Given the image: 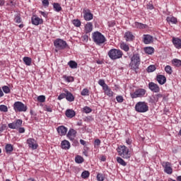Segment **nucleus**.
Returning <instances> with one entry per match:
<instances>
[{"instance_id": "nucleus-1", "label": "nucleus", "mask_w": 181, "mask_h": 181, "mask_svg": "<svg viewBox=\"0 0 181 181\" xmlns=\"http://www.w3.org/2000/svg\"><path fill=\"white\" fill-rule=\"evenodd\" d=\"M141 64V57L139 54H134L131 57V62L129 64L131 70L135 71V73H138V70H139V66Z\"/></svg>"}, {"instance_id": "nucleus-2", "label": "nucleus", "mask_w": 181, "mask_h": 181, "mask_svg": "<svg viewBox=\"0 0 181 181\" xmlns=\"http://www.w3.org/2000/svg\"><path fill=\"white\" fill-rule=\"evenodd\" d=\"M93 40L100 46L103 43H105L107 39H105V37L101 33L96 31L93 33Z\"/></svg>"}, {"instance_id": "nucleus-3", "label": "nucleus", "mask_w": 181, "mask_h": 181, "mask_svg": "<svg viewBox=\"0 0 181 181\" xmlns=\"http://www.w3.org/2000/svg\"><path fill=\"white\" fill-rule=\"evenodd\" d=\"M117 152L119 155L124 159H129L131 158V153H129V149L125 146H120L118 147Z\"/></svg>"}, {"instance_id": "nucleus-4", "label": "nucleus", "mask_w": 181, "mask_h": 181, "mask_svg": "<svg viewBox=\"0 0 181 181\" xmlns=\"http://www.w3.org/2000/svg\"><path fill=\"white\" fill-rule=\"evenodd\" d=\"M107 54L111 60H117V59H121L123 54L120 49H112L108 52Z\"/></svg>"}, {"instance_id": "nucleus-5", "label": "nucleus", "mask_w": 181, "mask_h": 181, "mask_svg": "<svg viewBox=\"0 0 181 181\" xmlns=\"http://www.w3.org/2000/svg\"><path fill=\"white\" fill-rule=\"evenodd\" d=\"M136 112H147L149 111V106L146 102H138L135 105Z\"/></svg>"}, {"instance_id": "nucleus-6", "label": "nucleus", "mask_w": 181, "mask_h": 181, "mask_svg": "<svg viewBox=\"0 0 181 181\" xmlns=\"http://www.w3.org/2000/svg\"><path fill=\"white\" fill-rule=\"evenodd\" d=\"M13 110L16 112H26L28 106L25 105L22 102L17 101L13 104Z\"/></svg>"}, {"instance_id": "nucleus-7", "label": "nucleus", "mask_w": 181, "mask_h": 181, "mask_svg": "<svg viewBox=\"0 0 181 181\" xmlns=\"http://www.w3.org/2000/svg\"><path fill=\"white\" fill-rule=\"evenodd\" d=\"M54 46L57 49V50H63L67 47V42L59 38L54 41Z\"/></svg>"}, {"instance_id": "nucleus-8", "label": "nucleus", "mask_w": 181, "mask_h": 181, "mask_svg": "<svg viewBox=\"0 0 181 181\" xmlns=\"http://www.w3.org/2000/svg\"><path fill=\"white\" fill-rule=\"evenodd\" d=\"M146 94V90L144 88L136 89L133 93H131L132 98H142Z\"/></svg>"}, {"instance_id": "nucleus-9", "label": "nucleus", "mask_w": 181, "mask_h": 181, "mask_svg": "<svg viewBox=\"0 0 181 181\" xmlns=\"http://www.w3.org/2000/svg\"><path fill=\"white\" fill-rule=\"evenodd\" d=\"M23 121L22 119H17L11 123H9L8 124V128H10V129H18V128H21V127H22V124H23Z\"/></svg>"}, {"instance_id": "nucleus-10", "label": "nucleus", "mask_w": 181, "mask_h": 181, "mask_svg": "<svg viewBox=\"0 0 181 181\" xmlns=\"http://www.w3.org/2000/svg\"><path fill=\"white\" fill-rule=\"evenodd\" d=\"M83 18L85 21H91L93 18V13H91V11L88 8L83 9Z\"/></svg>"}, {"instance_id": "nucleus-11", "label": "nucleus", "mask_w": 181, "mask_h": 181, "mask_svg": "<svg viewBox=\"0 0 181 181\" xmlns=\"http://www.w3.org/2000/svg\"><path fill=\"white\" fill-rule=\"evenodd\" d=\"M27 144L29 146V148H31V149H37V142L35 139L30 138L27 140Z\"/></svg>"}, {"instance_id": "nucleus-12", "label": "nucleus", "mask_w": 181, "mask_h": 181, "mask_svg": "<svg viewBox=\"0 0 181 181\" xmlns=\"http://www.w3.org/2000/svg\"><path fill=\"white\" fill-rule=\"evenodd\" d=\"M148 88L151 90V91H153V93H159L160 91V88H159V86L153 82H150L148 83Z\"/></svg>"}, {"instance_id": "nucleus-13", "label": "nucleus", "mask_w": 181, "mask_h": 181, "mask_svg": "<svg viewBox=\"0 0 181 181\" xmlns=\"http://www.w3.org/2000/svg\"><path fill=\"white\" fill-rule=\"evenodd\" d=\"M31 22L33 25H35V26H37L43 23V19L39 18L37 16H33L31 18Z\"/></svg>"}, {"instance_id": "nucleus-14", "label": "nucleus", "mask_w": 181, "mask_h": 181, "mask_svg": "<svg viewBox=\"0 0 181 181\" xmlns=\"http://www.w3.org/2000/svg\"><path fill=\"white\" fill-rule=\"evenodd\" d=\"M57 131L60 136H64L67 134L68 129L64 126H59L57 128Z\"/></svg>"}, {"instance_id": "nucleus-15", "label": "nucleus", "mask_w": 181, "mask_h": 181, "mask_svg": "<svg viewBox=\"0 0 181 181\" xmlns=\"http://www.w3.org/2000/svg\"><path fill=\"white\" fill-rule=\"evenodd\" d=\"M172 42L176 49H181V39L179 37H173Z\"/></svg>"}, {"instance_id": "nucleus-16", "label": "nucleus", "mask_w": 181, "mask_h": 181, "mask_svg": "<svg viewBox=\"0 0 181 181\" xmlns=\"http://www.w3.org/2000/svg\"><path fill=\"white\" fill-rule=\"evenodd\" d=\"M76 134H77V132L74 130V129H70L66 134V136L69 138V139H70V141H74V138H76Z\"/></svg>"}, {"instance_id": "nucleus-17", "label": "nucleus", "mask_w": 181, "mask_h": 181, "mask_svg": "<svg viewBox=\"0 0 181 181\" xmlns=\"http://www.w3.org/2000/svg\"><path fill=\"white\" fill-rule=\"evenodd\" d=\"M64 93H66V99L67 101L73 103V101H74V95H73V93L67 90H65Z\"/></svg>"}, {"instance_id": "nucleus-18", "label": "nucleus", "mask_w": 181, "mask_h": 181, "mask_svg": "<svg viewBox=\"0 0 181 181\" xmlns=\"http://www.w3.org/2000/svg\"><path fill=\"white\" fill-rule=\"evenodd\" d=\"M163 98V95L160 93L153 95L151 98V103H153V104H156V103H158V101H159V100Z\"/></svg>"}, {"instance_id": "nucleus-19", "label": "nucleus", "mask_w": 181, "mask_h": 181, "mask_svg": "<svg viewBox=\"0 0 181 181\" xmlns=\"http://www.w3.org/2000/svg\"><path fill=\"white\" fill-rule=\"evenodd\" d=\"M164 172L167 173L168 175H172L173 173V169L170 168V163H165V167H164Z\"/></svg>"}, {"instance_id": "nucleus-20", "label": "nucleus", "mask_w": 181, "mask_h": 181, "mask_svg": "<svg viewBox=\"0 0 181 181\" xmlns=\"http://www.w3.org/2000/svg\"><path fill=\"white\" fill-rule=\"evenodd\" d=\"M156 80L158 83L160 84V86H163V84L166 83V76L163 75H158L156 76Z\"/></svg>"}, {"instance_id": "nucleus-21", "label": "nucleus", "mask_w": 181, "mask_h": 181, "mask_svg": "<svg viewBox=\"0 0 181 181\" xmlns=\"http://www.w3.org/2000/svg\"><path fill=\"white\" fill-rule=\"evenodd\" d=\"M65 115L67 118H73L74 117H76V112L73 110L68 109L66 110Z\"/></svg>"}, {"instance_id": "nucleus-22", "label": "nucleus", "mask_w": 181, "mask_h": 181, "mask_svg": "<svg viewBox=\"0 0 181 181\" xmlns=\"http://www.w3.org/2000/svg\"><path fill=\"white\" fill-rule=\"evenodd\" d=\"M61 147L62 149L65 150L70 149V142H69L67 140L62 141L61 143Z\"/></svg>"}, {"instance_id": "nucleus-23", "label": "nucleus", "mask_w": 181, "mask_h": 181, "mask_svg": "<svg viewBox=\"0 0 181 181\" xmlns=\"http://www.w3.org/2000/svg\"><path fill=\"white\" fill-rule=\"evenodd\" d=\"M144 42L146 45H149V43H152L153 42V37L147 35L144 36Z\"/></svg>"}, {"instance_id": "nucleus-24", "label": "nucleus", "mask_w": 181, "mask_h": 181, "mask_svg": "<svg viewBox=\"0 0 181 181\" xmlns=\"http://www.w3.org/2000/svg\"><path fill=\"white\" fill-rule=\"evenodd\" d=\"M147 26L148 25H146V24L138 23V22H135L133 24V28H136L137 29H145V28H146Z\"/></svg>"}, {"instance_id": "nucleus-25", "label": "nucleus", "mask_w": 181, "mask_h": 181, "mask_svg": "<svg viewBox=\"0 0 181 181\" xmlns=\"http://www.w3.org/2000/svg\"><path fill=\"white\" fill-rule=\"evenodd\" d=\"M93 31V23H88L85 25V33H90Z\"/></svg>"}, {"instance_id": "nucleus-26", "label": "nucleus", "mask_w": 181, "mask_h": 181, "mask_svg": "<svg viewBox=\"0 0 181 181\" xmlns=\"http://www.w3.org/2000/svg\"><path fill=\"white\" fill-rule=\"evenodd\" d=\"M124 37L127 40V42H131L132 40H134V35H132V33L131 32H127L124 34Z\"/></svg>"}, {"instance_id": "nucleus-27", "label": "nucleus", "mask_w": 181, "mask_h": 181, "mask_svg": "<svg viewBox=\"0 0 181 181\" xmlns=\"http://www.w3.org/2000/svg\"><path fill=\"white\" fill-rule=\"evenodd\" d=\"M104 93L107 97H112L114 95V92L110 88V87L107 86L106 88L103 89Z\"/></svg>"}, {"instance_id": "nucleus-28", "label": "nucleus", "mask_w": 181, "mask_h": 181, "mask_svg": "<svg viewBox=\"0 0 181 181\" xmlns=\"http://www.w3.org/2000/svg\"><path fill=\"white\" fill-rule=\"evenodd\" d=\"M25 64H26V66H30V64H32V58L29 57H25L23 59Z\"/></svg>"}, {"instance_id": "nucleus-29", "label": "nucleus", "mask_w": 181, "mask_h": 181, "mask_svg": "<svg viewBox=\"0 0 181 181\" xmlns=\"http://www.w3.org/2000/svg\"><path fill=\"white\" fill-rule=\"evenodd\" d=\"M53 8L55 12H60L62 11V6L59 3H54Z\"/></svg>"}, {"instance_id": "nucleus-30", "label": "nucleus", "mask_w": 181, "mask_h": 181, "mask_svg": "<svg viewBox=\"0 0 181 181\" xmlns=\"http://www.w3.org/2000/svg\"><path fill=\"white\" fill-rule=\"evenodd\" d=\"M154 50H155V49H153V47H147L144 49V52L147 54H152L153 53Z\"/></svg>"}, {"instance_id": "nucleus-31", "label": "nucleus", "mask_w": 181, "mask_h": 181, "mask_svg": "<svg viewBox=\"0 0 181 181\" xmlns=\"http://www.w3.org/2000/svg\"><path fill=\"white\" fill-rule=\"evenodd\" d=\"M5 150L6 153H11V152L13 151V146H12V144H7L5 146Z\"/></svg>"}, {"instance_id": "nucleus-32", "label": "nucleus", "mask_w": 181, "mask_h": 181, "mask_svg": "<svg viewBox=\"0 0 181 181\" xmlns=\"http://www.w3.org/2000/svg\"><path fill=\"white\" fill-rule=\"evenodd\" d=\"M98 84H99V86L103 87V90H104L105 88L108 87V85H107V83H105V81L103 79L99 80L98 81Z\"/></svg>"}, {"instance_id": "nucleus-33", "label": "nucleus", "mask_w": 181, "mask_h": 181, "mask_svg": "<svg viewBox=\"0 0 181 181\" xmlns=\"http://www.w3.org/2000/svg\"><path fill=\"white\" fill-rule=\"evenodd\" d=\"M68 65L69 67H71V69H77V62L74 61H69L68 62Z\"/></svg>"}, {"instance_id": "nucleus-34", "label": "nucleus", "mask_w": 181, "mask_h": 181, "mask_svg": "<svg viewBox=\"0 0 181 181\" xmlns=\"http://www.w3.org/2000/svg\"><path fill=\"white\" fill-rule=\"evenodd\" d=\"M75 162L76 163H83L84 162V158L81 156H76L75 158Z\"/></svg>"}, {"instance_id": "nucleus-35", "label": "nucleus", "mask_w": 181, "mask_h": 181, "mask_svg": "<svg viewBox=\"0 0 181 181\" xmlns=\"http://www.w3.org/2000/svg\"><path fill=\"white\" fill-rule=\"evenodd\" d=\"M172 63H173V64L176 66V67H180V66H181V60L180 59H175L172 61Z\"/></svg>"}, {"instance_id": "nucleus-36", "label": "nucleus", "mask_w": 181, "mask_h": 181, "mask_svg": "<svg viewBox=\"0 0 181 181\" xmlns=\"http://www.w3.org/2000/svg\"><path fill=\"white\" fill-rule=\"evenodd\" d=\"M117 162L119 163V165H122V166H125L127 165L125 160H124L121 157H117Z\"/></svg>"}, {"instance_id": "nucleus-37", "label": "nucleus", "mask_w": 181, "mask_h": 181, "mask_svg": "<svg viewBox=\"0 0 181 181\" xmlns=\"http://www.w3.org/2000/svg\"><path fill=\"white\" fill-rule=\"evenodd\" d=\"M90 177V172L85 170L81 173V177L83 179H87Z\"/></svg>"}, {"instance_id": "nucleus-38", "label": "nucleus", "mask_w": 181, "mask_h": 181, "mask_svg": "<svg viewBox=\"0 0 181 181\" xmlns=\"http://www.w3.org/2000/svg\"><path fill=\"white\" fill-rule=\"evenodd\" d=\"M167 22H170L171 23H177V19L175 17H168Z\"/></svg>"}, {"instance_id": "nucleus-39", "label": "nucleus", "mask_w": 181, "mask_h": 181, "mask_svg": "<svg viewBox=\"0 0 181 181\" xmlns=\"http://www.w3.org/2000/svg\"><path fill=\"white\" fill-rule=\"evenodd\" d=\"M156 70V66H155V65H150L147 68L148 73H153V71H155Z\"/></svg>"}, {"instance_id": "nucleus-40", "label": "nucleus", "mask_w": 181, "mask_h": 181, "mask_svg": "<svg viewBox=\"0 0 181 181\" xmlns=\"http://www.w3.org/2000/svg\"><path fill=\"white\" fill-rule=\"evenodd\" d=\"M165 73H167L168 74H172L173 73V71H172V67L169 65H167L165 67Z\"/></svg>"}, {"instance_id": "nucleus-41", "label": "nucleus", "mask_w": 181, "mask_h": 181, "mask_svg": "<svg viewBox=\"0 0 181 181\" xmlns=\"http://www.w3.org/2000/svg\"><path fill=\"white\" fill-rule=\"evenodd\" d=\"M0 111H1V112H8V107L5 105H1Z\"/></svg>"}, {"instance_id": "nucleus-42", "label": "nucleus", "mask_w": 181, "mask_h": 181, "mask_svg": "<svg viewBox=\"0 0 181 181\" xmlns=\"http://www.w3.org/2000/svg\"><path fill=\"white\" fill-rule=\"evenodd\" d=\"M2 90H3L4 93H5V94H9V93H11V89L7 86H3Z\"/></svg>"}, {"instance_id": "nucleus-43", "label": "nucleus", "mask_w": 181, "mask_h": 181, "mask_svg": "<svg viewBox=\"0 0 181 181\" xmlns=\"http://www.w3.org/2000/svg\"><path fill=\"white\" fill-rule=\"evenodd\" d=\"M81 95L86 96V95H90V90L87 88L83 89V90L81 93Z\"/></svg>"}, {"instance_id": "nucleus-44", "label": "nucleus", "mask_w": 181, "mask_h": 181, "mask_svg": "<svg viewBox=\"0 0 181 181\" xmlns=\"http://www.w3.org/2000/svg\"><path fill=\"white\" fill-rule=\"evenodd\" d=\"M73 24L76 28H80V26H81V21H80V20H74Z\"/></svg>"}, {"instance_id": "nucleus-45", "label": "nucleus", "mask_w": 181, "mask_h": 181, "mask_svg": "<svg viewBox=\"0 0 181 181\" xmlns=\"http://www.w3.org/2000/svg\"><path fill=\"white\" fill-rule=\"evenodd\" d=\"M83 112H86V114H90L93 110L88 106H86L83 108Z\"/></svg>"}, {"instance_id": "nucleus-46", "label": "nucleus", "mask_w": 181, "mask_h": 181, "mask_svg": "<svg viewBox=\"0 0 181 181\" xmlns=\"http://www.w3.org/2000/svg\"><path fill=\"white\" fill-rule=\"evenodd\" d=\"M120 47L122 50H124V52H128L129 50V47L127 45V44H122Z\"/></svg>"}, {"instance_id": "nucleus-47", "label": "nucleus", "mask_w": 181, "mask_h": 181, "mask_svg": "<svg viewBox=\"0 0 181 181\" xmlns=\"http://www.w3.org/2000/svg\"><path fill=\"white\" fill-rule=\"evenodd\" d=\"M7 125L6 124H0V134H1V132H4V131H5V129H6L7 128Z\"/></svg>"}, {"instance_id": "nucleus-48", "label": "nucleus", "mask_w": 181, "mask_h": 181, "mask_svg": "<svg viewBox=\"0 0 181 181\" xmlns=\"http://www.w3.org/2000/svg\"><path fill=\"white\" fill-rule=\"evenodd\" d=\"M37 101L45 103V101H46V97L45 95H40L37 97Z\"/></svg>"}, {"instance_id": "nucleus-49", "label": "nucleus", "mask_w": 181, "mask_h": 181, "mask_svg": "<svg viewBox=\"0 0 181 181\" xmlns=\"http://www.w3.org/2000/svg\"><path fill=\"white\" fill-rule=\"evenodd\" d=\"M96 177H97V180L98 181H104V179H105L104 175L101 173H98Z\"/></svg>"}, {"instance_id": "nucleus-50", "label": "nucleus", "mask_w": 181, "mask_h": 181, "mask_svg": "<svg viewBox=\"0 0 181 181\" xmlns=\"http://www.w3.org/2000/svg\"><path fill=\"white\" fill-rule=\"evenodd\" d=\"M64 78L68 83L74 81V78L73 76H64Z\"/></svg>"}, {"instance_id": "nucleus-51", "label": "nucleus", "mask_w": 181, "mask_h": 181, "mask_svg": "<svg viewBox=\"0 0 181 181\" xmlns=\"http://www.w3.org/2000/svg\"><path fill=\"white\" fill-rule=\"evenodd\" d=\"M116 100L117 103H124V97H122V95H117L116 97Z\"/></svg>"}, {"instance_id": "nucleus-52", "label": "nucleus", "mask_w": 181, "mask_h": 181, "mask_svg": "<svg viewBox=\"0 0 181 181\" xmlns=\"http://www.w3.org/2000/svg\"><path fill=\"white\" fill-rule=\"evenodd\" d=\"M14 21L16 23H21V22H22V18H21V16H19V15H17L15 17Z\"/></svg>"}, {"instance_id": "nucleus-53", "label": "nucleus", "mask_w": 181, "mask_h": 181, "mask_svg": "<svg viewBox=\"0 0 181 181\" xmlns=\"http://www.w3.org/2000/svg\"><path fill=\"white\" fill-rule=\"evenodd\" d=\"M100 145H101V140H100L99 139H95L94 141L95 148V146H100Z\"/></svg>"}, {"instance_id": "nucleus-54", "label": "nucleus", "mask_w": 181, "mask_h": 181, "mask_svg": "<svg viewBox=\"0 0 181 181\" xmlns=\"http://www.w3.org/2000/svg\"><path fill=\"white\" fill-rule=\"evenodd\" d=\"M63 98H66V93H61L58 96V100H63Z\"/></svg>"}, {"instance_id": "nucleus-55", "label": "nucleus", "mask_w": 181, "mask_h": 181, "mask_svg": "<svg viewBox=\"0 0 181 181\" xmlns=\"http://www.w3.org/2000/svg\"><path fill=\"white\" fill-rule=\"evenodd\" d=\"M45 110L47 111V112H52V107H50V106H45Z\"/></svg>"}, {"instance_id": "nucleus-56", "label": "nucleus", "mask_w": 181, "mask_h": 181, "mask_svg": "<svg viewBox=\"0 0 181 181\" xmlns=\"http://www.w3.org/2000/svg\"><path fill=\"white\" fill-rule=\"evenodd\" d=\"M42 5L44 6H49V0H43L42 1Z\"/></svg>"}, {"instance_id": "nucleus-57", "label": "nucleus", "mask_w": 181, "mask_h": 181, "mask_svg": "<svg viewBox=\"0 0 181 181\" xmlns=\"http://www.w3.org/2000/svg\"><path fill=\"white\" fill-rule=\"evenodd\" d=\"M19 134H25V129L23 127H19L18 129Z\"/></svg>"}, {"instance_id": "nucleus-58", "label": "nucleus", "mask_w": 181, "mask_h": 181, "mask_svg": "<svg viewBox=\"0 0 181 181\" xmlns=\"http://www.w3.org/2000/svg\"><path fill=\"white\" fill-rule=\"evenodd\" d=\"M40 15H42L44 18H47V13L45 11H40Z\"/></svg>"}, {"instance_id": "nucleus-59", "label": "nucleus", "mask_w": 181, "mask_h": 181, "mask_svg": "<svg viewBox=\"0 0 181 181\" xmlns=\"http://www.w3.org/2000/svg\"><path fill=\"white\" fill-rule=\"evenodd\" d=\"M5 5V0H0V6H4Z\"/></svg>"}, {"instance_id": "nucleus-60", "label": "nucleus", "mask_w": 181, "mask_h": 181, "mask_svg": "<svg viewBox=\"0 0 181 181\" xmlns=\"http://www.w3.org/2000/svg\"><path fill=\"white\" fill-rule=\"evenodd\" d=\"M80 144H81V145H86V141H84V140H83V139H81V140H80Z\"/></svg>"}, {"instance_id": "nucleus-61", "label": "nucleus", "mask_w": 181, "mask_h": 181, "mask_svg": "<svg viewBox=\"0 0 181 181\" xmlns=\"http://www.w3.org/2000/svg\"><path fill=\"white\" fill-rule=\"evenodd\" d=\"M147 8H148V9H153V5H151V4H148V5L147 6Z\"/></svg>"}, {"instance_id": "nucleus-62", "label": "nucleus", "mask_w": 181, "mask_h": 181, "mask_svg": "<svg viewBox=\"0 0 181 181\" xmlns=\"http://www.w3.org/2000/svg\"><path fill=\"white\" fill-rule=\"evenodd\" d=\"M0 97H4V92L2 91V89L0 88Z\"/></svg>"}, {"instance_id": "nucleus-63", "label": "nucleus", "mask_w": 181, "mask_h": 181, "mask_svg": "<svg viewBox=\"0 0 181 181\" xmlns=\"http://www.w3.org/2000/svg\"><path fill=\"white\" fill-rule=\"evenodd\" d=\"M126 142H127V145H131V144H132L131 140H127Z\"/></svg>"}, {"instance_id": "nucleus-64", "label": "nucleus", "mask_w": 181, "mask_h": 181, "mask_svg": "<svg viewBox=\"0 0 181 181\" xmlns=\"http://www.w3.org/2000/svg\"><path fill=\"white\" fill-rule=\"evenodd\" d=\"M177 181H181V175L177 177Z\"/></svg>"}]
</instances>
